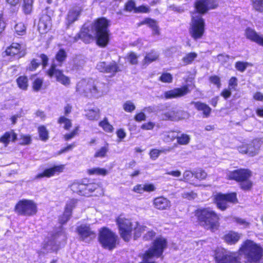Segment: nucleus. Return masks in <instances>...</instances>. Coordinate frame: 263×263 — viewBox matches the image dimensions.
I'll use <instances>...</instances> for the list:
<instances>
[{
    "mask_svg": "<svg viewBox=\"0 0 263 263\" xmlns=\"http://www.w3.org/2000/svg\"><path fill=\"white\" fill-rule=\"evenodd\" d=\"M36 57L41 59L42 62H40L36 59L33 58L30 60L28 65L26 68V71H34L37 68L42 65L43 67L44 68L48 65L49 58L48 56L44 54H36Z\"/></svg>",
    "mask_w": 263,
    "mask_h": 263,
    "instance_id": "dca6fc26",
    "label": "nucleus"
},
{
    "mask_svg": "<svg viewBox=\"0 0 263 263\" xmlns=\"http://www.w3.org/2000/svg\"><path fill=\"white\" fill-rule=\"evenodd\" d=\"M15 211L20 215L31 216L37 212V206L33 201L23 199L20 200L15 205Z\"/></svg>",
    "mask_w": 263,
    "mask_h": 263,
    "instance_id": "1a4fd4ad",
    "label": "nucleus"
},
{
    "mask_svg": "<svg viewBox=\"0 0 263 263\" xmlns=\"http://www.w3.org/2000/svg\"><path fill=\"white\" fill-rule=\"evenodd\" d=\"M99 125L106 133H111L114 132V128L113 126L110 124L106 117H104L102 120L99 122Z\"/></svg>",
    "mask_w": 263,
    "mask_h": 263,
    "instance_id": "e433bc0d",
    "label": "nucleus"
},
{
    "mask_svg": "<svg viewBox=\"0 0 263 263\" xmlns=\"http://www.w3.org/2000/svg\"><path fill=\"white\" fill-rule=\"evenodd\" d=\"M218 0H195L194 3V10L198 14L191 15L189 32L191 37L195 41L201 39L205 32V21L202 15L211 10L218 8Z\"/></svg>",
    "mask_w": 263,
    "mask_h": 263,
    "instance_id": "f03ea898",
    "label": "nucleus"
},
{
    "mask_svg": "<svg viewBox=\"0 0 263 263\" xmlns=\"http://www.w3.org/2000/svg\"><path fill=\"white\" fill-rule=\"evenodd\" d=\"M197 196V194L193 191H184L182 193V197L188 200L194 199Z\"/></svg>",
    "mask_w": 263,
    "mask_h": 263,
    "instance_id": "e2e57ef3",
    "label": "nucleus"
},
{
    "mask_svg": "<svg viewBox=\"0 0 263 263\" xmlns=\"http://www.w3.org/2000/svg\"><path fill=\"white\" fill-rule=\"evenodd\" d=\"M4 53L7 56L17 59L24 57L26 54V50L22 47V45L14 42L6 48Z\"/></svg>",
    "mask_w": 263,
    "mask_h": 263,
    "instance_id": "4468645a",
    "label": "nucleus"
},
{
    "mask_svg": "<svg viewBox=\"0 0 263 263\" xmlns=\"http://www.w3.org/2000/svg\"><path fill=\"white\" fill-rule=\"evenodd\" d=\"M79 128H80L79 126H76L74 127V128L71 132H70L68 133L65 134L63 136V138H64V140L65 141H69L70 139L73 138L76 136H77L79 134Z\"/></svg>",
    "mask_w": 263,
    "mask_h": 263,
    "instance_id": "3c124183",
    "label": "nucleus"
},
{
    "mask_svg": "<svg viewBox=\"0 0 263 263\" xmlns=\"http://www.w3.org/2000/svg\"><path fill=\"white\" fill-rule=\"evenodd\" d=\"M17 140V135L14 130L6 132L0 137V142L2 143L4 146L7 147L10 141L15 142Z\"/></svg>",
    "mask_w": 263,
    "mask_h": 263,
    "instance_id": "a878e982",
    "label": "nucleus"
},
{
    "mask_svg": "<svg viewBox=\"0 0 263 263\" xmlns=\"http://www.w3.org/2000/svg\"><path fill=\"white\" fill-rule=\"evenodd\" d=\"M51 18L47 13L41 15L39 24L38 30L41 34L47 33L51 28Z\"/></svg>",
    "mask_w": 263,
    "mask_h": 263,
    "instance_id": "a211bd4d",
    "label": "nucleus"
},
{
    "mask_svg": "<svg viewBox=\"0 0 263 263\" xmlns=\"http://www.w3.org/2000/svg\"><path fill=\"white\" fill-rule=\"evenodd\" d=\"M109 172V170L100 167H93L87 170V173L90 175L105 176Z\"/></svg>",
    "mask_w": 263,
    "mask_h": 263,
    "instance_id": "ea45409f",
    "label": "nucleus"
},
{
    "mask_svg": "<svg viewBox=\"0 0 263 263\" xmlns=\"http://www.w3.org/2000/svg\"><path fill=\"white\" fill-rule=\"evenodd\" d=\"M159 58V55L155 52V51L152 50L149 52L147 53L143 59V64L145 65H148L151 63L157 61Z\"/></svg>",
    "mask_w": 263,
    "mask_h": 263,
    "instance_id": "f704fd0d",
    "label": "nucleus"
},
{
    "mask_svg": "<svg viewBox=\"0 0 263 263\" xmlns=\"http://www.w3.org/2000/svg\"><path fill=\"white\" fill-rule=\"evenodd\" d=\"M249 66H251L252 64L247 62L239 61L236 62L235 63V68L240 72H244L246 68Z\"/></svg>",
    "mask_w": 263,
    "mask_h": 263,
    "instance_id": "de8ad7c7",
    "label": "nucleus"
},
{
    "mask_svg": "<svg viewBox=\"0 0 263 263\" xmlns=\"http://www.w3.org/2000/svg\"><path fill=\"white\" fill-rule=\"evenodd\" d=\"M238 150L239 153L242 154H247L249 156L253 157L258 153L259 146L254 143L251 142L240 146Z\"/></svg>",
    "mask_w": 263,
    "mask_h": 263,
    "instance_id": "412c9836",
    "label": "nucleus"
},
{
    "mask_svg": "<svg viewBox=\"0 0 263 263\" xmlns=\"http://www.w3.org/2000/svg\"><path fill=\"white\" fill-rule=\"evenodd\" d=\"M217 57L218 62L220 63L222 65L226 63L230 59V55L223 53L218 54Z\"/></svg>",
    "mask_w": 263,
    "mask_h": 263,
    "instance_id": "69168bd1",
    "label": "nucleus"
},
{
    "mask_svg": "<svg viewBox=\"0 0 263 263\" xmlns=\"http://www.w3.org/2000/svg\"><path fill=\"white\" fill-rule=\"evenodd\" d=\"M245 35L248 39L263 47V35H259L254 29L250 27L247 28Z\"/></svg>",
    "mask_w": 263,
    "mask_h": 263,
    "instance_id": "5701e85b",
    "label": "nucleus"
},
{
    "mask_svg": "<svg viewBox=\"0 0 263 263\" xmlns=\"http://www.w3.org/2000/svg\"><path fill=\"white\" fill-rule=\"evenodd\" d=\"M134 120L138 122H140L146 120V115L143 112L136 113L134 116Z\"/></svg>",
    "mask_w": 263,
    "mask_h": 263,
    "instance_id": "338daca9",
    "label": "nucleus"
},
{
    "mask_svg": "<svg viewBox=\"0 0 263 263\" xmlns=\"http://www.w3.org/2000/svg\"><path fill=\"white\" fill-rule=\"evenodd\" d=\"M121 237L126 241H128L132 235L133 224L129 219L120 216L116 219Z\"/></svg>",
    "mask_w": 263,
    "mask_h": 263,
    "instance_id": "9d476101",
    "label": "nucleus"
},
{
    "mask_svg": "<svg viewBox=\"0 0 263 263\" xmlns=\"http://www.w3.org/2000/svg\"><path fill=\"white\" fill-rule=\"evenodd\" d=\"M110 21L105 17L96 18L91 24V28L95 31L97 45L100 47H106L110 41Z\"/></svg>",
    "mask_w": 263,
    "mask_h": 263,
    "instance_id": "7ed1b4c3",
    "label": "nucleus"
},
{
    "mask_svg": "<svg viewBox=\"0 0 263 263\" xmlns=\"http://www.w3.org/2000/svg\"><path fill=\"white\" fill-rule=\"evenodd\" d=\"M57 65L52 63L49 68L46 71V74L50 78L54 77L57 82L65 86H68L70 84V79L64 74L63 71L57 68Z\"/></svg>",
    "mask_w": 263,
    "mask_h": 263,
    "instance_id": "9b49d317",
    "label": "nucleus"
},
{
    "mask_svg": "<svg viewBox=\"0 0 263 263\" xmlns=\"http://www.w3.org/2000/svg\"><path fill=\"white\" fill-rule=\"evenodd\" d=\"M195 216L201 226L212 231L219 227V217L210 208H200L195 211Z\"/></svg>",
    "mask_w": 263,
    "mask_h": 263,
    "instance_id": "20e7f679",
    "label": "nucleus"
},
{
    "mask_svg": "<svg viewBox=\"0 0 263 263\" xmlns=\"http://www.w3.org/2000/svg\"><path fill=\"white\" fill-rule=\"evenodd\" d=\"M86 84L84 82H78L76 87V91L79 94H83L86 97H92L99 93V90L96 85L93 84L89 86L88 89H84Z\"/></svg>",
    "mask_w": 263,
    "mask_h": 263,
    "instance_id": "f3484780",
    "label": "nucleus"
},
{
    "mask_svg": "<svg viewBox=\"0 0 263 263\" xmlns=\"http://www.w3.org/2000/svg\"><path fill=\"white\" fill-rule=\"evenodd\" d=\"M34 0H23L22 11L26 15L30 14L33 8Z\"/></svg>",
    "mask_w": 263,
    "mask_h": 263,
    "instance_id": "72a5a7b5",
    "label": "nucleus"
},
{
    "mask_svg": "<svg viewBox=\"0 0 263 263\" xmlns=\"http://www.w3.org/2000/svg\"><path fill=\"white\" fill-rule=\"evenodd\" d=\"M252 4L257 11L263 12V0H252Z\"/></svg>",
    "mask_w": 263,
    "mask_h": 263,
    "instance_id": "5fc2aeb1",
    "label": "nucleus"
},
{
    "mask_svg": "<svg viewBox=\"0 0 263 263\" xmlns=\"http://www.w3.org/2000/svg\"><path fill=\"white\" fill-rule=\"evenodd\" d=\"M127 58L129 63L132 65H137L138 63V56L133 51H130L128 53Z\"/></svg>",
    "mask_w": 263,
    "mask_h": 263,
    "instance_id": "864d4df0",
    "label": "nucleus"
},
{
    "mask_svg": "<svg viewBox=\"0 0 263 263\" xmlns=\"http://www.w3.org/2000/svg\"><path fill=\"white\" fill-rule=\"evenodd\" d=\"M209 80L211 83L215 85L218 88L221 87V80L219 76L217 75L211 76L209 77Z\"/></svg>",
    "mask_w": 263,
    "mask_h": 263,
    "instance_id": "6e6d98bb",
    "label": "nucleus"
},
{
    "mask_svg": "<svg viewBox=\"0 0 263 263\" xmlns=\"http://www.w3.org/2000/svg\"><path fill=\"white\" fill-rule=\"evenodd\" d=\"M167 247L166 240L163 237L157 238L153 246L145 252L142 263H156L155 258L160 257Z\"/></svg>",
    "mask_w": 263,
    "mask_h": 263,
    "instance_id": "39448f33",
    "label": "nucleus"
},
{
    "mask_svg": "<svg viewBox=\"0 0 263 263\" xmlns=\"http://www.w3.org/2000/svg\"><path fill=\"white\" fill-rule=\"evenodd\" d=\"M237 202L236 194L231 193L227 194H218L216 197V203L218 209L225 210L228 206V202Z\"/></svg>",
    "mask_w": 263,
    "mask_h": 263,
    "instance_id": "f8f14e48",
    "label": "nucleus"
},
{
    "mask_svg": "<svg viewBox=\"0 0 263 263\" xmlns=\"http://www.w3.org/2000/svg\"><path fill=\"white\" fill-rule=\"evenodd\" d=\"M191 104H193L195 108L200 111H202L203 116L205 118H208L212 112V109L206 103L200 101L192 102Z\"/></svg>",
    "mask_w": 263,
    "mask_h": 263,
    "instance_id": "cd10ccee",
    "label": "nucleus"
},
{
    "mask_svg": "<svg viewBox=\"0 0 263 263\" xmlns=\"http://www.w3.org/2000/svg\"><path fill=\"white\" fill-rule=\"evenodd\" d=\"M37 132L40 139L43 141H46L49 138V132L44 125H40L37 127Z\"/></svg>",
    "mask_w": 263,
    "mask_h": 263,
    "instance_id": "a19ab883",
    "label": "nucleus"
},
{
    "mask_svg": "<svg viewBox=\"0 0 263 263\" xmlns=\"http://www.w3.org/2000/svg\"><path fill=\"white\" fill-rule=\"evenodd\" d=\"M169 151L170 149H166L162 148L161 149H158L157 148H153L149 151V155L151 159L155 160H156L159 157V156L161 153H164Z\"/></svg>",
    "mask_w": 263,
    "mask_h": 263,
    "instance_id": "a18cd8bd",
    "label": "nucleus"
},
{
    "mask_svg": "<svg viewBox=\"0 0 263 263\" xmlns=\"http://www.w3.org/2000/svg\"><path fill=\"white\" fill-rule=\"evenodd\" d=\"M161 118L163 120L173 122L178 121L181 119L178 111L173 109H168L162 113Z\"/></svg>",
    "mask_w": 263,
    "mask_h": 263,
    "instance_id": "bb28decb",
    "label": "nucleus"
},
{
    "mask_svg": "<svg viewBox=\"0 0 263 263\" xmlns=\"http://www.w3.org/2000/svg\"><path fill=\"white\" fill-rule=\"evenodd\" d=\"M43 85V79L37 77L34 79L32 82V89L34 91L38 92L42 88Z\"/></svg>",
    "mask_w": 263,
    "mask_h": 263,
    "instance_id": "c03bdc74",
    "label": "nucleus"
},
{
    "mask_svg": "<svg viewBox=\"0 0 263 263\" xmlns=\"http://www.w3.org/2000/svg\"><path fill=\"white\" fill-rule=\"evenodd\" d=\"M252 172L248 169H239L230 172L228 177L230 179L234 180L239 183L241 189L245 191L250 190L253 182L250 180Z\"/></svg>",
    "mask_w": 263,
    "mask_h": 263,
    "instance_id": "423d86ee",
    "label": "nucleus"
},
{
    "mask_svg": "<svg viewBox=\"0 0 263 263\" xmlns=\"http://www.w3.org/2000/svg\"><path fill=\"white\" fill-rule=\"evenodd\" d=\"M153 204L155 208L159 210H167L171 206V201L163 196L155 198L153 201Z\"/></svg>",
    "mask_w": 263,
    "mask_h": 263,
    "instance_id": "393cba45",
    "label": "nucleus"
},
{
    "mask_svg": "<svg viewBox=\"0 0 263 263\" xmlns=\"http://www.w3.org/2000/svg\"><path fill=\"white\" fill-rule=\"evenodd\" d=\"M197 57V54L195 52H191L186 54L182 59L185 65L191 64Z\"/></svg>",
    "mask_w": 263,
    "mask_h": 263,
    "instance_id": "37998d69",
    "label": "nucleus"
},
{
    "mask_svg": "<svg viewBox=\"0 0 263 263\" xmlns=\"http://www.w3.org/2000/svg\"><path fill=\"white\" fill-rule=\"evenodd\" d=\"M123 108L126 112H132L136 109V106L131 101H127L123 104Z\"/></svg>",
    "mask_w": 263,
    "mask_h": 263,
    "instance_id": "13d9d810",
    "label": "nucleus"
},
{
    "mask_svg": "<svg viewBox=\"0 0 263 263\" xmlns=\"http://www.w3.org/2000/svg\"><path fill=\"white\" fill-rule=\"evenodd\" d=\"M64 170V165H53L52 167L45 170L42 173L37 174L35 178L51 177L55 175H58Z\"/></svg>",
    "mask_w": 263,
    "mask_h": 263,
    "instance_id": "4be33fe9",
    "label": "nucleus"
},
{
    "mask_svg": "<svg viewBox=\"0 0 263 263\" xmlns=\"http://www.w3.org/2000/svg\"><path fill=\"white\" fill-rule=\"evenodd\" d=\"M206 173L201 170H199L194 172V176L196 178L198 179H204L206 177Z\"/></svg>",
    "mask_w": 263,
    "mask_h": 263,
    "instance_id": "774afa93",
    "label": "nucleus"
},
{
    "mask_svg": "<svg viewBox=\"0 0 263 263\" xmlns=\"http://www.w3.org/2000/svg\"><path fill=\"white\" fill-rule=\"evenodd\" d=\"M147 25L150 28H151L155 35H159L160 30L158 25L157 21L150 17H145L144 20L141 21L139 25Z\"/></svg>",
    "mask_w": 263,
    "mask_h": 263,
    "instance_id": "c85d7f7f",
    "label": "nucleus"
},
{
    "mask_svg": "<svg viewBox=\"0 0 263 263\" xmlns=\"http://www.w3.org/2000/svg\"><path fill=\"white\" fill-rule=\"evenodd\" d=\"M233 220L245 228L248 227L250 225L249 222H247L245 219L240 218L234 217Z\"/></svg>",
    "mask_w": 263,
    "mask_h": 263,
    "instance_id": "0e129e2a",
    "label": "nucleus"
},
{
    "mask_svg": "<svg viewBox=\"0 0 263 263\" xmlns=\"http://www.w3.org/2000/svg\"><path fill=\"white\" fill-rule=\"evenodd\" d=\"M136 227H134L135 229V238L139 237L142 233L146 232V233L143 236V239L145 240H151L155 236L156 233L153 230H149L148 228L144 226L139 225L137 222H135Z\"/></svg>",
    "mask_w": 263,
    "mask_h": 263,
    "instance_id": "6ab92c4d",
    "label": "nucleus"
},
{
    "mask_svg": "<svg viewBox=\"0 0 263 263\" xmlns=\"http://www.w3.org/2000/svg\"><path fill=\"white\" fill-rule=\"evenodd\" d=\"M240 235L235 232H230L224 236L226 242L230 245L235 244L240 239Z\"/></svg>",
    "mask_w": 263,
    "mask_h": 263,
    "instance_id": "473e14b6",
    "label": "nucleus"
},
{
    "mask_svg": "<svg viewBox=\"0 0 263 263\" xmlns=\"http://www.w3.org/2000/svg\"><path fill=\"white\" fill-rule=\"evenodd\" d=\"M240 253L245 255L248 262L257 263L262 257V249L250 240L243 242L238 252H232L223 248H218L215 253L216 263H240Z\"/></svg>",
    "mask_w": 263,
    "mask_h": 263,
    "instance_id": "f257e3e1",
    "label": "nucleus"
},
{
    "mask_svg": "<svg viewBox=\"0 0 263 263\" xmlns=\"http://www.w3.org/2000/svg\"><path fill=\"white\" fill-rule=\"evenodd\" d=\"M82 12V9L79 8L76 10H71L67 15V21L68 25L72 24L78 20L79 16Z\"/></svg>",
    "mask_w": 263,
    "mask_h": 263,
    "instance_id": "2f4dec72",
    "label": "nucleus"
},
{
    "mask_svg": "<svg viewBox=\"0 0 263 263\" xmlns=\"http://www.w3.org/2000/svg\"><path fill=\"white\" fill-rule=\"evenodd\" d=\"M150 12L149 7L145 5H140L136 9V13H149Z\"/></svg>",
    "mask_w": 263,
    "mask_h": 263,
    "instance_id": "052dcab7",
    "label": "nucleus"
},
{
    "mask_svg": "<svg viewBox=\"0 0 263 263\" xmlns=\"http://www.w3.org/2000/svg\"><path fill=\"white\" fill-rule=\"evenodd\" d=\"M77 231L81 240L89 242L96 238V233L89 225L82 224L77 228Z\"/></svg>",
    "mask_w": 263,
    "mask_h": 263,
    "instance_id": "ddd939ff",
    "label": "nucleus"
},
{
    "mask_svg": "<svg viewBox=\"0 0 263 263\" xmlns=\"http://www.w3.org/2000/svg\"><path fill=\"white\" fill-rule=\"evenodd\" d=\"M17 86L22 90H27L29 87V79L27 76H18L16 80Z\"/></svg>",
    "mask_w": 263,
    "mask_h": 263,
    "instance_id": "7c9ffc66",
    "label": "nucleus"
},
{
    "mask_svg": "<svg viewBox=\"0 0 263 263\" xmlns=\"http://www.w3.org/2000/svg\"><path fill=\"white\" fill-rule=\"evenodd\" d=\"M99 185L93 182H89L86 179L74 180L69 187L73 193L81 196H88L94 192Z\"/></svg>",
    "mask_w": 263,
    "mask_h": 263,
    "instance_id": "0eeeda50",
    "label": "nucleus"
},
{
    "mask_svg": "<svg viewBox=\"0 0 263 263\" xmlns=\"http://www.w3.org/2000/svg\"><path fill=\"white\" fill-rule=\"evenodd\" d=\"M77 202V200L75 199H70L67 201L64 211V215L67 219L69 215H71L72 209L76 206Z\"/></svg>",
    "mask_w": 263,
    "mask_h": 263,
    "instance_id": "4c0bfd02",
    "label": "nucleus"
},
{
    "mask_svg": "<svg viewBox=\"0 0 263 263\" xmlns=\"http://www.w3.org/2000/svg\"><path fill=\"white\" fill-rule=\"evenodd\" d=\"M14 30L17 35H23L26 33V27L23 23L19 22L15 24Z\"/></svg>",
    "mask_w": 263,
    "mask_h": 263,
    "instance_id": "603ef678",
    "label": "nucleus"
},
{
    "mask_svg": "<svg viewBox=\"0 0 263 263\" xmlns=\"http://www.w3.org/2000/svg\"><path fill=\"white\" fill-rule=\"evenodd\" d=\"M173 80L172 74L168 72H162L158 78L159 81L164 83H171L173 82Z\"/></svg>",
    "mask_w": 263,
    "mask_h": 263,
    "instance_id": "8fccbe9b",
    "label": "nucleus"
},
{
    "mask_svg": "<svg viewBox=\"0 0 263 263\" xmlns=\"http://www.w3.org/2000/svg\"><path fill=\"white\" fill-rule=\"evenodd\" d=\"M136 3L134 0H128L125 4L123 7V10L126 12H133L136 13Z\"/></svg>",
    "mask_w": 263,
    "mask_h": 263,
    "instance_id": "49530a36",
    "label": "nucleus"
},
{
    "mask_svg": "<svg viewBox=\"0 0 263 263\" xmlns=\"http://www.w3.org/2000/svg\"><path fill=\"white\" fill-rule=\"evenodd\" d=\"M177 142L181 145H187L190 143V136L186 134H182L180 136L176 137Z\"/></svg>",
    "mask_w": 263,
    "mask_h": 263,
    "instance_id": "09e8293b",
    "label": "nucleus"
},
{
    "mask_svg": "<svg viewBox=\"0 0 263 263\" xmlns=\"http://www.w3.org/2000/svg\"><path fill=\"white\" fill-rule=\"evenodd\" d=\"M21 141L20 144L21 145H27L31 144L32 142L31 136L30 135H22L20 136Z\"/></svg>",
    "mask_w": 263,
    "mask_h": 263,
    "instance_id": "4d7b16f0",
    "label": "nucleus"
},
{
    "mask_svg": "<svg viewBox=\"0 0 263 263\" xmlns=\"http://www.w3.org/2000/svg\"><path fill=\"white\" fill-rule=\"evenodd\" d=\"M100 70L105 73H110L115 75L117 72L121 71L118 64L113 61L109 64H106L105 62H102L100 65Z\"/></svg>",
    "mask_w": 263,
    "mask_h": 263,
    "instance_id": "b1692460",
    "label": "nucleus"
},
{
    "mask_svg": "<svg viewBox=\"0 0 263 263\" xmlns=\"http://www.w3.org/2000/svg\"><path fill=\"white\" fill-rule=\"evenodd\" d=\"M58 249V246L55 245L54 240H50L45 243L42 248L40 255L42 254H45L48 253H51Z\"/></svg>",
    "mask_w": 263,
    "mask_h": 263,
    "instance_id": "c756f323",
    "label": "nucleus"
},
{
    "mask_svg": "<svg viewBox=\"0 0 263 263\" xmlns=\"http://www.w3.org/2000/svg\"><path fill=\"white\" fill-rule=\"evenodd\" d=\"M93 39L94 37L89 32L88 28L85 27L81 29L73 37V42H77L81 40L85 44H89Z\"/></svg>",
    "mask_w": 263,
    "mask_h": 263,
    "instance_id": "aec40b11",
    "label": "nucleus"
},
{
    "mask_svg": "<svg viewBox=\"0 0 263 263\" xmlns=\"http://www.w3.org/2000/svg\"><path fill=\"white\" fill-rule=\"evenodd\" d=\"M190 92L189 85L185 84L181 87H176L165 91L163 93V97L165 99L178 98L185 96Z\"/></svg>",
    "mask_w": 263,
    "mask_h": 263,
    "instance_id": "2eb2a0df",
    "label": "nucleus"
},
{
    "mask_svg": "<svg viewBox=\"0 0 263 263\" xmlns=\"http://www.w3.org/2000/svg\"><path fill=\"white\" fill-rule=\"evenodd\" d=\"M57 122L60 125H63V127L66 130H69L72 125L71 120L65 116H60L57 120Z\"/></svg>",
    "mask_w": 263,
    "mask_h": 263,
    "instance_id": "c9c22d12",
    "label": "nucleus"
},
{
    "mask_svg": "<svg viewBox=\"0 0 263 263\" xmlns=\"http://www.w3.org/2000/svg\"><path fill=\"white\" fill-rule=\"evenodd\" d=\"M118 236L106 228H101L99 233L98 240L102 247L105 249L112 250L117 244Z\"/></svg>",
    "mask_w": 263,
    "mask_h": 263,
    "instance_id": "6e6552de",
    "label": "nucleus"
},
{
    "mask_svg": "<svg viewBox=\"0 0 263 263\" xmlns=\"http://www.w3.org/2000/svg\"><path fill=\"white\" fill-rule=\"evenodd\" d=\"M86 116L89 120H97L99 116V110L96 111L94 109H89Z\"/></svg>",
    "mask_w": 263,
    "mask_h": 263,
    "instance_id": "bf43d9fd",
    "label": "nucleus"
},
{
    "mask_svg": "<svg viewBox=\"0 0 263 263\" xmlns=\"http://www.w3.org/2000/svg\"><path fill=\"white\" fill-rule=\"evenodd\" d=\"M238 86L237 79L235 77H232L228 81V87L232 90H236Z\"/></svg>",
    "mask_w": 263,
    "mask_h": 263,
    "instance_id": "680f3d73",
    "label": "nucleus"
},
{
    "mask_svg": "<svg viewBox=\"0 0 263 263\" xmlns=\"http://www.w3.org/2000/svg\"><path fill=\"white\" fill-rule=\"evenodd\" d=\"M109 150V144L108 143H105L104 145L100 148L94 154L95 158H103L106 156V154Z\"/></svg>",
    "mask_w": 263,
    "mask_h": 263,
    "instance_id": "79ce46f5",
    "label": "nucleus"
},
{
    "mask_svg": "<svg viewBox=\"0 0 263 263\" xmlns=\"http://www.w3.org/2000/svg\"><path fill=\"white\" fill-rule=\"evenodd\" d=\"M67 53L64 49L61 48L57 52L55 55V59L58 62V65L62 66L63 63L65 61L67 58Z\"/></svg>",
    "mask_w": 263,
    "mask_h": 263,
    "instance_id": "58836bf2",
    "label": "nucleus"
}]
</instances>
